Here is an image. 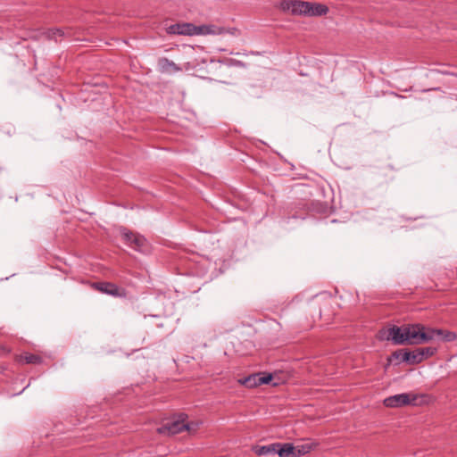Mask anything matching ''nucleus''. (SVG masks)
Masks as SVG:
<instances>
[{
    "instance_id": "18",
    "label": "nucleus",
    "mask_w": 457,
    "mask_h": 457,
    "mask_svg": "<svg viewBox=\"0 0 457 457\" xmlns=\"http://www.w3.org/2000/svg\"><path fill=\"white\" fill-rule=\"evenodd\" d=\"M312 447H313L312 444H303V445H298L295 446V457H300L302 455H304V454L310 453L311 450L312 449Z\"/></svg>"
},
{
    "instance_id": "15",
    "label": "nucleus",
    "mask_w": 457,
    "mask_h": 457,
    "mask_svg": "<svg viewBox=\"0 0 457 457\" xmlns=\"http://www.w3.org/2000/svg\"><path fill=\"white\" fill-rule=\"evenodd\" d=\"M295 446L292 444H280L279 446L277 447V453L279 457H295Z\"/></svg>"
},
{
    "instance_id": "16",
    "label": "nucleus",
    "mask_w": 457,
    "mask_h": 457,
    "mask_svg": "<svg viewBox=\"0 0 457 457\" xmlns=\"http://www.w3.org/2000/svg\"><path fill=\"white\" fill-rule=\"evenodd\" d=\"M42 361L41 356L33 353H26L20 357V361H24L27 364H40Z\"/></svg>"
},
{
    "instance_id": "11",
    "label": "nucleus",
    "mask_w": 457,
    "mask_h": 457,
    "mask_svg": "<svg viewBox=\"0 0 457 457\" xmlns=\"http://www.w3.org/2000/svg\"><path fill=\"white\" fill-rule=\"evenodd\" d=\"M309 9L307 12V16H322L326 15L328 12V7L325 4H320V3H311L308 2V7Z\"/></svg>"
},
{
    "instance_id": "10",
    "label": "nucleus",
    "mask_w": 457,
    "mask_h": 457,
    "mask_svg": "<svg viewBox=\"0 0 457 457\" xmlns=\"http://www.w3.org/2000/svg\"><path fill=\"white\" fill-rule=\"evenodd\" d=\"M225 34V27L214 24H207L197 26V35H223Z\"/></svg>"
},
{
    "instance_id": "23",
    "label": "nucleus",
    "mask_w": 457,
    "mask_h": 457,
    "mask_svg": "<svg viewBox=\"0 0 457 457\" xmlns=\"http://www.w3.org/2000/svg\"><path fill=\"white\" fill-rule=\"evenodd\" d=\"M225 34L237 36L239 35V30L237 28H225Z\"/></svg>"
},
{
    "instance_id": "17",
    "label": "nucleus",
    "mask_w": 457,
    "mask_h": 457,
    "mask_svg": "<svg viewBox=\"0 0 457 457\" xmlns=\"http://www.w3.org/2000/svg\"><path fill=\"white\" fill-rule=\"evenodd\" d=\"M120 231L122 241L124 242V244L130 247L136 232L130 231L126 228H121Z\"/></svg>"
},
{
    "instance_id": "19",
    "label": "nucleus",
    "mask_w": 457,
    "mask_h": 457,
    "mask_svg": "<svg viewBox=\"0 0 457 457\" xmlns=\"http://www.w3.org/2000/svg\"><path fill=\"white\" fill-rule=\"evenodd\" d=\"M259 381H261V385L263 384H270L271 383L273 386H276L278 385V382H273L274 380V375L270 373H260V378H258Z\"/></svg>"
},
{
    "instance_id": "21",
    "label": "nucleus",
    "mask_w": 457,
    "mask_h": 457,
    "mask_svg": "<svg viewBox=\"0 0 457 457\" xmlns=\"http://www.w3.org/2000/svg\"><path fill=\"white\" fill-rule=\"evenodd\" d=\"M399 168H395L394 167L393 165L391 164H388L383 168H381L380 170V173L381 175L386 179H393V176H390V171H396L398 170Z\"/></svg>"
},
{
    "instance_id": "7",
    "label": "nucleus",
    "mask_w": 457,
    "mask_h": 457,
    "mask_svg": "<svg viewBox=\"0 0 457 457\" xmlns=\"http://www.w3.org/2000/svg\"><path fill=\"white\" fill-rule=\"evenodd\" d=\"M167 31L170 34L193 36L197 35V26L191 23H178L170 25Z\"/></svg>"
},
{
    "instance_id": "14",
    "label": "nucleus",
    "mask_w": 457,
    "mask_h": 457,
    "mask_svg": "<svg viewBox=\"0 0 457 457\" xmlns=\"http://www.w3.org/2000/svg\"><path fill=\"white\" fill-rule=\"evenodd\" d=\"M279 446V443H274L268 445L255 446L253 448L254 453L257 455H270L277 453V447Z\"/></svg>"
},
{
    "instance_id": "20",
    "label": "nucleus",
    "mask_w": 457,
    "mask_h": 457,
    "mask_svg": "<svg viewBox=\"0 0 457 457\" xmlns=\"http://www.w3.org/2000/svg\"><path fill=\"white\" fill-rule=\"evenodd\" d=\"M393 355H401V361L412 364L411 351H396Z\"/></svg>"
},
{
    "instance_id": "24",
    "label": "nucleus",
    "mask_w": 457,
    "mask_h": 457,
    "mask_svg": "<svg viewBox=\"0 0 457 457\" xmlns=\"http://www.w3.org/2000/svg\"><path fill=\"white\" fill-rule=\"evenodd\" d=\"M393 356L397 358V359H401V355H393Z\"/></svg>"
},
{
    "instance_id": "5",
    "label": "nucleus",
    "mask_w": 457,
    "mask_h": 457,
    "mask_svg": "<svg viewBox=\"0 0 457 457\" xmlns=\"http://www.w3.org/2000/svg\"><path fill=\"white\" fill-rule=\"evenodd\" d=\"M92 287L103 294H106L114 297H127V290L125 288L118 287L114 283L105 281L96 282L93 283Z\"/></svg>"
},
{
    "instance_id": "13",
    "label": "nucleus",
    "mask_w": 457,
    "mask_h": 457,
    "mask_svg": "<svg viewBox=\"0 0 457 457\" xmlns=\"http://www.w3.org/2000/svg\"><path fill=\"white\" fill-rule=\"evenodd\" d=\"M258 378H260V373H254L239 379L238 382L247 388H254L261 386V381Z\"/></svg>"
},
{
    "instance_id": "6",
    "label": "nucleus",
    "mask_w": 457,
    "mask_h": 457,
    "mask_svg": "<svg viewBox=\"0 0 457 457\" xmlns=\"http://www.w3.org/2000/svg\"><path fill=\"white\" fill-rule=\"evenodd\" d=\"M422 332L428 337V342L433 340L436 337H442V339L445 342H452L457 338V336L454 332L439 328H432L426 326H424Z\"/></svg>"
},
{
    "instance_id": "3",
    "label": "nucleus",
    "mask_w": 457,
    "mask_h": 457,
    "mask_svg": "<svg viewBox=\"0 0 457 457\" xmlns=\"http://www.w3.org/2000/svg\"><path fill=\"white\" fill-rule=\"evenodd\" d=\"M418 395L411 393H403L388 396L383 403L388 408H400L407 405H415Z\"/></svg>"
},
{
    "instance_id": "2",
    "label": "nucleus",
    "mask_w": 457,
    "mask_h": 457,
    "mask_svg": "<svg viewBox=\"0 0 457 457\" xmlns=\"http://www.w3.org/2000/svg\"><path fill=\"white\" fill-rule=\"evenodd\" d=\"M187 416L180 413L177 420L167 421L164 425L157 428V432L162 435H176L184 430H189L188 424L185 423Z\"/></svg>"
},
{
    "instance_id": "12",
    "label": "nucleus",
    "mask_w": 457,
    "mask_h": 457,
    "mask_svg": "<svg viewBox=\"0 0 457 457\" xmlns=\"http://www.w3.org/2000/svg\"><path fill=\"white\" fill-rule=\"evenodd\" d=\"M130 247L136 251L143 253L147 249V240L144 236L136 233L135 237H133Z\"/></svg>"
},
{
    "instance_id": "22",
    "label": "nucleus",
    "mask_w": 457,
    "mask_h": 457,
    "mask_svg": "<svg viewBox=\"0 0 457 457\" xmlns=\"http://www.w3.org/2000/svg\"><path fill=\"white\" fill-rule=\"evenodd\" d=\"M63 32L59 29H50L47 33L49 38L56 39L57 37H62Z\"/></svg>"
},
{
    "instance_id": "4",
    "label": "nucleus",
    "mask_w": 457,
    "mask_h": 457,
    "mask_svg": "<svg viewBox=\"0 0 457 457\" xmlns=\"http://www.w3.org/2000/svg\"><path fill=\"white\" fill-rule=\"evenodd\" d=\"M308 2L300 0H282L279 8L284 12H290L293 15L307 16Z\"/></svg>"
},
{
    "instance_id": "1",
    "label": "nucleus",
    "mask_w": 457,
    "mask_h": 457,
    "mask_svg": "<svg viewBox=\"0 0 457 457\" xmlns=\"http://www.w3.org/2000/svg\"><path fill=\"white\" fill-rule=\"evenodd\" d=\"M423 329L424 325L420 323L393 326L387 329L386 338L399 345L428 343V337L422 332Z\"/></svg>"
},
{
    "instance_id": "9",
    "label": "nucleus",
    "mask_w": 457,
    "mask_h": 457,
    "mask_svg": "<svg viewBox=\"0 0 457 457\" xmlns=\"http://www.w3.org/2000/svg\"><path fill=\"white\" fill-rule=\"evenodd\" d=\"M157 65L159 71L162 73L172 74L182 71L179 65L166 57L159 58Z\"/></svg>"
},
{
    "instance_id": "8",
    "label": "nucleus",
    "mask_w": 457,
    "mask_h": 457,
    "mask_svg": "<svg viewBox=\"0 0 457 457\" xmlns=\"http://www.w3.org/2000/svg\"><path fill=\"white\" fill-rule=\"evenodd\" d=\"M436 353V348L431 346L416 348L413 351H411L412 364H418L421 362L423 360L433 356Z\"/></svg>"
}]
</instances>
